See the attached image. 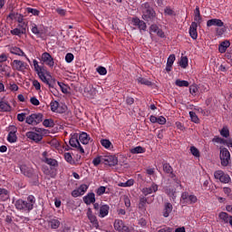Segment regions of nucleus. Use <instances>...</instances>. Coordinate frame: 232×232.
<instances>
[{
    "label": "nucleus",
    "instance_id": "nucleus-58",
    "mask_svg": "<svg viewBox=\"0 0 232 232\" xmlns=\"http://www.w3.org/2000/svg\"><path fill=\"white\" fill-rule=\"evenodd\" d=\"M45 73V72H41L40 74H38V77H39V79H41V81L43 82H44L45 84H47L48 83V78H46V74H44Z\"/></svg>",
    "mask_w": 232,
    "mask_h": 232
},
{
    "label": "nucleus",
    "instance_id": "nucleus-63",
    "mask_svg": "<svg viewBox=\"0 0 232 232\" xmlns=\"http://www.w3.org/2000/svg\"><path fill=\"white\" fill-rule=\"evenodd\" d=\"M160 30L159 26L157 24H151L150 26V34H157V32Z\"/></svg>",
    "mask_w": 232,
    "mask_h": 232
},
{
    "label": "nucleus",
    "instance_id": "nucleus-3",
    "mask_svg": "<svg viewBox=\"0 0 232 232\" xmlns=\"http://www.w3.org/2000/svg\"><path fill=\"white\" fill-rule=\"evenodd\" d=\"M219 158L221 160V166H224L225 168L229 166V162H231V153L226 148L220 149Z\"/></svg>",
    "mask_w": 232,
    "mask_h": 232
},
{
    "label": "nucleus",
    "instance_id": "nucleus-46",
    "mask_svg": "<svg viewBox=\"0 0 232 232\" xmlns=\"http://www.w3.org/2000/svg\"><path fill=\"white\" fill-rule=\"evenodd\" d=\"M16 28L18 30H20L21 32H23L24 34H26V30L28 29V24H26V23L18 24Z\"/></svg>",
    "mask_w": 232,
    "mask_h": 232
},
{
    "label": "nucleus",
    "instance_id": "nucleus-49",
    "mask_svg": "<svg viewBox=\"0 0 232 232\" xmlns=\"http://www.w3.org/2000/svg\"><path fill=\"white\" fill-rule=\"evenodd\" d=\"M26 12L27 14H32V15H39L41 14V11L32 7H27Z\"/></svg>",
    "mask_w": 232,
    "mask_h": 232
},
{
    "label": "nucleus",
    "instance_id": "nucleus-61",
    "mask_svg": "<svg viewBox=\"0 0 232 232\" xmlns=\"http://www.w3.org/2000/svg\"><path fill=\"white\" fill-rule=\"evenodd\" d=\"M97 72L100 75H106V73H108V71L102 66H99Z\"/></svg>",
    "mask_w": 232,
    "mask_h": 232
},
{
    "label": "nucleus",
    "instance_id": "nucleus-14",
    "mask_svg": "<svg viewBox=\"0 0 232 232\" xmlns=\"http://www.w3.org/2000/svg\"><path fill=\"white\" fill-rule=\"evenodd\" d=\"M69 144L70 146H72V148H76V150H78L80 153H84V149L82 148V146H81V143L79 142L77 137H72L69 140Z\"/></svg>",
    "mask_w": 232,
    "mask_h": 232
},
{
    "label": "nucleus",
    "instance_id": "nucleus-24",
    "mask_svg": "<svg viewBox=\"0 0 232 232\" xmlns=\"http://www.w3.org/2000/svg\"><path fill=\"white\" fill-rule=\"evenodd\" d=\"M171 211H173V205H171V203L169 202H166L164 204V208L162 211V215L165 218H168V217H169V215L171 214Z\"/></svg>",
    "mask_w": 232,
    "mask_h": 232
},
{
    "label": "nucleus",
    "instance_id": "nucleus-27",
    "mask_svg": "<svg viewBox=\"0 0 232 232\" xmlns=\"http://www.w3.org/2000/svg\"><path fill=\"white\" fill-rule=\"evenodd\" d=\"M33 66L37 75L46 72V70L44 69V66L39 65V62H37V60H33Z\"/></svg>",
    "mask_w": 232,
    "mask_h": 232
},
{
    "label": "nucleus",
    "instance_id": "nucleus-48",
    "mask_svg": "<svg viewBox=\"0 0 232 232\" xmlns=\"http://www.w3.org/2000/svg\"><path fill=\"white\" fill-rule=\"evenodd\" d=\"M179 66L181 68H188V57L183 56L180 58Z\"/></svg>",
    "mask_w": 232,
    "mask_h": 232
},
{
    "label": "nucleus",
    "instance_id": "nucleus-10",
    "mask_svg": "<svg viewBox=\"0 0 232 232\" xmlns=\"http://www.w3.org/2000/svg\"><path fill=\"white\" fill-rule=\"evenodd\" d=\"M133 26H137L140 32H146L148 25H146V22L140 20L139 17H133L131 19Z\"/></svg>",
    "mask_w": 232,
    "mask_h": 232
},
{
    "label": "nucleus",
    "instance_id": "nucleus-19",
    "mask_svg": "<svg viewBox=\"0 0 232 232\" xmlns=\"http://www.w3.org/2000/svg\"><path fill=\"white\" fill-rule=\"evenodd\" d=\"M197 28H198V24H197L196 22H192L189 27V35L194 41L197 40V37H198Z\"/></svg>",
    "mask_w": 232,
    "mask_h": 232
},
{
    "label": "nucleus",
    "instance_id": "nucleus-37",
    "mask_svg": "<svg viewBox=\"0 0 232 232\" xmlns=\"http://www.w3.org/2000/svg\"><path fill=\"white\" fill-rule=\"evenodd\" d=\"M146 204H148V198L140 197L139 202V209H143L146 211Z\"/></svg>",
    "mask_w": 232,
    "mask_h": 232
},
{
    "label": "nucleus",
    "instance_id": "nucleus-57",
    "mask_svg": "<svg viewBox=\"0 0 232 232\" xmlns=\"http://www.w3.org/2000/svg\"><path fill=\"white\" fill-rule=\"evenodd\" d=\"M104 193H106V187L104 186H101L100 188H98V189L96 190V194L101 197V195H104Z\"/></svg>",
    "mask_w": 232,
    "mask_h": 232
},
{
    "label": "nucleus",
    "instance_id": "nucleus-39",
    "mask_svg": "<svg viewBox=\"0 0 232 232\" xmlns=\"http://www.w3.org/2000/svg\"><path fill=\"white\" fill-rule=\"evenodd\" d=\"M135 184V180L133 179H130L127 180L126 182H121L118 184L120 188H131Z\"/></svg>",
    "mask_w": 232,
    "mask_h": 232
},
{
    "label": "nucleus",
    "instance_id": "nucleus-29",
    "mask_svg": "<svg viewBox=\"0 0 232 232\" xmlns=\"http://www.w3.org/2000/svg\"><path fill=\"white\" fill-rule=\"evenodd\" d=\"M194 21L197 24H200L202 23V16L200 15V8L196 6L194 10Z\"/></svg>",
    "mask_w": 232,
    "mask_h": 232
},
{
    "label": "nucleus",
    "instance_id": "nucleus-1",
    "mask_svg": "<svg viewBox=\"0 0 232 232\" xmlns=\"http://www.w3.org/2000/svg\"><path fill=\"white\" fill-rule=\"evenodd\" d=\"M34 204H35V197L33 195L28 196L27 201L17 199L14 202L16 209L20 211H32V209H34Z\"/></svg>",
    "mask_w": 232,
    "mask_h": 232
},
{
    "label": "nucleus",
    "instance_id": "nucleus-7",
    "mask_svg": "<svg viewBox=\"0 0 232 232\" xmlns=\"http://www.w3.org/2000/svg\"><path fill=\"white\" fill-rule=\"evenodd\" d=\"M214 177L217 179V180H219V182H222L223 184H229V182H231V177L224 173L222 170L215 171Z\"/></svg>",
    "mask_w": 232,
    "mask_h": 232
},
{
    "label": "nucleus",
    "instance_id": "nucleus-41",
    "mask_svg": "<svg viewBox=\"0 0 232 232\" xmlns=\"http://www.w3.org/2000/svg\"><path fill=\"white\" fill-rule=\"evenodd\" d=\"M189 93L193 97H197V93H198V85L196 83H193L192 85L189 86Z\"/></svg>",
    "mask_w": 232,
    "mask_h": 232
},
{
    "label": "nucleus",
    "instance_id": "nucleus-33",
    "mask_svg": "<svg viewBox=\"0 0 232 232\" xmlns=\"http://www.w3.org/2000/svg\"><path fill=\"white\" fill-rule=\"evenodd\" d=\"M9 198H10V192H8V190L5 188H0V200H3L5 202Z\"/></svg>",
    "mask_w": 232,
    "mask_h": 232
},
{
    "label": "nucleus",
    "instance_id": "nucleus-38",
    "mask_svg": "<svg viewBox=\"0 0 232 232\" xmlns=\"http://www.w3.org/2000/svg\"><path fill=\"white\" fill-rule=\"evenodd\" d=\"M163 171H165V173H169L170 179L175 177V174L173 173V168H171L169 163L163 164Z\"/></svg>",
    "mask_w": 232,
    "mask_h": 232
},
{
    "label": "nucleus",
    "instance_id": "nucleus-18",
    "mask_svg": "<svg viewBox=\"0 0 232 232\" xmlns=\"http://www.w3.org/2000/svg\"><path fill=\"white\" fill-rule=\"evenodd\" d=\"M207 26L209 28L211 26H217L218 28H222L224 26V22L218 18H213L207 21Z\"/></svg>",
    "mask_w": 232,
    "mask_h": 232
},
{
    "label": "nucleus",
    "instance_id": "nucleus-51",
    "mask_svg": "<svg viewBox=\"0 0 232 232\" xmlns=\"http://www.w3.org/2000/svg\"><path fill=\"white\" fill-rule=\"evenodd\" d=\"M189 117L192 122H195L196 124H198V122L199 121L198 116H197V113H195V111H189Z\"/></svg>",
    "mask_w": 232,
    "mask_h": 232
},
{
    "label": "nucleus",
    "instance_id": "nucleus-9",
    "mask_svg": "<svg viewBox=\"0 0 232 232\" xmlns=\"http://www.w3.org/2000/svg\"><path fill=\"white\" fill-rule=\"evenodd\" d=\"M102 162L105 166H117L119 164V159L115 156H104L102 158Z\"/></svg>",
    "mask_w": 232,
    "mask_h": 232
},
{
    "label": "nucleus",
    "instance_id": "nucleus-62",
    "mask_svg": "<svg viewBox=\"0 0 232 232\" xmlns=\"http://www.w3.org/2000/svg\"><path fill=\"white\" fill-rule=\"evenodd\" d=\"M30 102H31V104H33V106H39V104H41V102H39V100L36 97H31Z\"/></svg>",
    "mask_w": 232,
    "mask_h": 232
},
{
    "label": "nucleus",
    "instance_id": "nucleus-55",
    "mask_svg": "<svg viewBox=\"0 0 232 232\" xmlns=\"http://www.w3.org/2000/svg\"><path fill=\"white\" fill-rule=\"evenodd\" d=\"M58 86L61 88L63 93H68V87H66V84L57 82Z\"/></svg>",
    "mask_w": 232,
    "mask_h": 232
},
{
    "label": "nucleus",
    "instance_id": "nucleus-44",
    "mask_svg": "<svg viewBox=\"0 0 232 232\" xmlns=\"http://www.w3.org/2000/svg\"><path fill=\"white\" fill-rule=\"evenodd\" d=\"M11 35H16L17 37H21V35H24V33L18 29V27H15L14 29H12L10 31Z\"/></svg>",
    "mask_w": 232,
    "mask_h": 232
},
{
    "label": "nucleus",
    "instance_id": "nucleus-34",
    "mask_svg": "<svg viewBox=\"0 0 232 232\" xmlns=\"http://www.w3.org/2000/svg\"><path fill=\"white\" fill-rule=\"evenodd\" d=\"M79 140L82 144H89L90 142V135L86 132H82L79 136Z\"/></svg>",
    "mask_w": 232,
    "mask_h": 232
},
{
    "label": "nucleus",
    "instance_id": "nucleus-43",
    "mask_svg": "<svg viewBox=\"0 0 232 232\" xmlns=\"http://www.w3.org/2000/svg\"><path fill=\"white\" fill-rule=\"evenodd\" d=\"M7 140L11 143L14 144V142H17V134L15 133H8L7 135Z\"/></svg>",
    "mask_w": 232,
    "mask_h": 232
},
{
    "label": "nucleus",
    "instance_id": "nucleus-54",
    "mask_svg": "<svg viewBox=\"0 0 232 232\" xmlns=\"http://www.w3.org/2000/svg\"><path fill=\"white\" fill-rule=\"evenodd\" d=\"M102 159H103L102 156H98V157L94 158L92 160L93 166H99V164H101L102 162Z\"/></svg>",
    "mask_w": 232,
    "mask_h": 232
},
{
    "label": "nucleus",
    "instance_id": "nucleus-26",
    "mask_svg": "<svg viewBox=\"0 0 232 232\" xmlns=\"http://www.w3.org/2000/svg\"><path fill=\"white\" fill-rule=\"evenodd\" d=\"M31 32L37 37H41L43 35V28H41V26H37L35 24H31Z\"/></svg>",
    "mask_w": 232,
    "mask_h": 232
},
{
    "label": "nucleus",
    "instance_id": "nucleus-2",
    "mask_svg": "<svg viewBox=\"0 0 232 232\" xmlns=\"http://www.w3.org/2000/svg\"><path fill=\"white\" fill-rule=\"evenodd\" d=\"M141 14L144 21H153L155 19V10L151 8L148 2L141 5Z\"/></svg>",
    "mask_w": 232,
    "mask_h": 232
},
{
    "label": "nucleus",
    "instance_id": "nucleus-45",
    "mask_svg": "<svg viewBox=\"0 0 232 232\" xmlns=\"http://www.w3.org/2000/svg\"><path fill=\"white\" fill-rule=\"evenodd\" d=\"M130 153L137 155L139 153H144V148L138 146L130 150Z\"/></svg>",
    "mask_w": 232,
    "mask_h": 232
},
{
    "label": "nucleus",
    "instance_id": "nucleus-35",
    "mask_svg": "<svg viewBox=\"0 0 232 232\" xmlns=\"http://www.w3.org/2000/svg\"><path fill=\"white\" fill-rule=\"evenodd\" d=\"M165 193L166 195H168V197L172 198V200H175V198H177V190L175 188H167L165 189Z\"/></svg>",
    "mask_w": 232,
    "mask_h": 232
},
{
    "label": "nucleus",
    "instance_id": "nucleus-16",
    "mask_svg": "<svg viewBox=\"0 0 232 232\" xmlns=\"http://www.w3.org/2000/svg\"><path fill=\"white\" fill-rule=\"evenodd\" d=\"M25 137L30 139V140H34V142H41V140H43V135L34 131L26 132Z\"/></svg>",
    "mask_w": 232,
    "mask_h": 232
},
{
    "label": "nucleus",
    "instance_id": "nucleus-56",
    "mask_svg": "<svg viewBox=\"0 0 232 232\" xmlns=\"http://www.w3.org/2000/svg\"><path fill=\"white\" fill-rule=\"evenodd\" d=\"M43 124L45 128H52L53 126V121L46 119L43 121Z\"/></svg>",
    "mask_w": 232,
    "mask_h": 232
},
{
    "label": "nucleus",
    "instance_id": "nucleus-21",
    "mask_svg": "<svg viewBox=\"0 0 232 232\" xmlns=\"http://www.w3.org/2000/svg\"><path fill=\"white\" fill-rule=\"evenodd\" d=\"M87 218L90 220L92 225H93L95 227H99V221L97 220V217L95 215H93L92 208H88Z\"/></svg>",
    "mask_w": 232,
    "mask_h": 232
},
{
    "label": "nucleus",
    "instance_id": "nucleus-11",
    "mask_svg": "<svg viewBox=\"0 0 232 232\" xmlns=\"http://www.w3.org/2000/svg\"><path fill=\"white\" fill-rule=\"evenodd\" d=\"M114 229L119 232H130V227L124 225V222L121 219H115Z\"/></svg>",
    "mask_w": 232,
    "mask_h": 232
},
{
    "label": "nucleus",
    "instance_id": "nucleus-4",
    "mask_svg": "<svg viewBox=\"0 0 232 232\" xmlns=\"http://www.w3.org/2000/svg\"><path fill=\"white\" fill-rule=\"evenodd\" d=\"M198 198H197V196L194 194H189L188 192H183L181 194V204L185 205H191V204H197Z\"/></svg>",
    "mask_w": 232,
    "mask_h": 232
},
{
    "label": "nucleus",
    "instance_id": "nucleus-25",
    "mask_svg": "<svg viewBox=\"0 0 232 232\" xmlns=\"http://www.w3.org/2000/svg\"><path fill=\"white\" fill-rule=\"evenodd\" d=\"M83 202L87 206H90V204H95V193L91 192V193H88L86 196H84Z\"/></svg>",
    "mask_w": 232,
    "mask_h": 232
},
{
    "label": "nucleus",
    "instance_id": "nucleus-22",
    "mask_svg": "<svg viewBox=\"0 0 232 232\" xmlns=\"http://www.w3.org/2000/svg\"><path fill=\"white\" fill-rule=\"evenodd\" d=\"M108 213H110V206L101 205L98 217H100V218H104L105 217H108Z\"/></svg>",
    "mask_w": 232,
    "mask_h": 232
},
{
    "label": "nucleus",
    "instance_id": "nucleus-5",
    "mask_svg": "<svg viewBox=\"0 0 232 232\" xmlns=\"http://www.w3.org/2000/svg\"><path fill=\"white\" fill-rule=\"evenodd\" d=\"M26 124L31 126H37L43 122V114L42 113H33L25 119Z\"/></svg>",
    "mask_w": 232,
    "mask_h": 232
},
{
    "label": "nucleus",
    "instance_id": "nucleus-59",
    "mask_svg": "<svg viewBox=\"0 0 232 232\" xmlns=\"http://www.w3.org/2000/svg\"><path fill=\"white\" fill-rule=\"evenodd\" d=\"M175 54H170L169 57H168V60H167V64L170 65V66H173V63H175Z\"/></svg>",
    "mask_w": 232,
    "mask_h": 232
},
{
    "label": "nucleus",
    "instance_id": "nucleus-6",
    "mask_svg": "<svg viewBox=\"0 0 232 232\" xmlns=\"http://www.w3.org/2000/svg\"><path fill=\"white\" fill-rule=\"evenodd\" d=\"M11 66L14 72H21L22 73H24L28 70V63L21 60H14L11 63Z\"/></svg>",
    "mask_w": 232,
    "mask_h": 232
},
{
    "label": "nucleus",
    "instance_id": "nucleus-64",
    "mask_svg": "<svg viewBox=\"0 0 232 232\" xmlns=\"http://www.w3.org/2000/svg\"><path fill=\"white\" fill-rule=\"evenodd\" d=\"M158 232H173V228H171L169 227H165L158 230Z\"/></svg>",
    "mask_w": 232,
    "mask_h": 232
},
{
    "label": "nucleus",
    "instance_id": "nucleus-20",
    "mask_svg": "<svg viewBox=\"0 0 232 232\" xmlns=\"http://www.w3.org/2000/svg\"><path fill=\"white\" fill-rule=\"evenodd\" d=\"M20 170L23 175L28 177L29 179L34 177V169L26 165H21Z\"/></svg>",
    "mask_w": 232,
    "mask_h": 232
},
{
    "label": "nucleus",
    "instance_id": "nucleus-17",
    "mask_svg": "<svg viewBox=\"0 0 232 232\" xmlns=\"http://www.w3.org/2000/svg\"><path fill=\"white\" fill-rule=\"evenodd\" d=\"M159 191V186L155 183H152V185L149 188H142L141 192L145 197H148V195H151V193H157Z\"/></svg>",
    "mask_w": 232,
    "mask_h": 232
},
{
    "label": "nucleus",
    "instance_id": "nucleus-40",
    "mask_svg": "<svg viewBox=\"0 0 232 232\" xmlns=\"http://www.w3.org/2000/svg\"><path fill=\"white\" fill-rule=\"evenodd\" d=\"M175 84L179 88H188V86H189V82L186 80H176Z\"/></svg>",
    "mask_w": 232,
    "mask_h": 232
},
{
    "label": "nucleus",
    "instance_id": "nucleus-12",
    "mask_svg": "<svg viewBox=\"0 0 232 232\" xmlns=\"http://www.w3.org/2000/svg\"><path fill=\"white\" fill-rule=\"evenodd\" d=\"M86 191H88V185L82 184L72 192V196L74 198L82 197Z\"/></svg>",
    "mask_w": 232,
    "mask_h": 232
},
{
    "label": "nucleus",
    "instance_id": "nucleus-28",
    "mask_svg": "<svg viewBox=\"0 0 232 232\" xmlns=\"http://www.w3.org/2000/svg\"><path fill=\"white\" fill-rule=\"evenodd\" d=\"M12 106H10V103L5 100L0 101V112L1 111H11Z\"/></svg>",
    "mask_w": 232,
    "mask_h": 232
},
{
    "label": "nucleus",
    "instance_id": "nucleus-32",
    "mask_svg": "<svg viewBox=\"0 0 232 232\" xmlns=\"http://www.w3.org/2000/svg\"><path fill=\"white\" fill-rule=\"evenodd\" d=\"M84 92L89 94V97H95V95H97V89H95L92 84L87 86Z\"/></svg>",
    "mask_w": 232,
    "mask_h": 232
},
{
    "label": "nucleus",
    "instance_id": "nucleus-60",
    "mask_svg": "<svg viewBox=\"0 0 232 232\" xmlns=\"http://www.w3.org/2000/svg\"><path fill=\"white\" fill-rule=\"evenodd\" d=\"M73 59H74L73 53H69L65 55V62L68 63H72Z\"/></svg>",
    "mask_w": 232,
    "mask_h": 232
},
{
    "label": "nucleus",
    "instance_id": "nucleus-15",
    "mask_svg": "<svg viewBox=\"0 0 232 232\" xmlns=\"http://www.w3.org/2000/svg\"><path fill=\"white\" fill-rule=\"evenodd\" d=\"M46 155H48L47 151L43 152V162H45V164H48V166H52L53 168H57L59 163L56 161V160L48 158Z\"/></svg>",
    "mask_w": 232,
    "mask_h": 232
},
{
    "label": "nucleus",
    "instance_id": "nucleus-23",
    "mask_svg": "<svg viewBox=\"0 0 232 232\" xmlns=\"http://www.w3.org/2000/svg\"><path fill=\"white\" fill-rule=\"evenodd\" d=\"M218 218L221 224L227 226V224H229V218H231V216L227 212H220L218 214Z\"/></svg>",
    "mask_w": 232,
    "mask_h": 232
},
{
    "label": "nucleus",
    "instance_id": "nucleus-31",
    "mask_svg": "<svg viewBox=\"0 0 232 232\" xmlns=\"http://www.w3.org/2000/svg\"><path fill=\"white\" fill-rule=\"evenodd\" d=\"M231 46V43L229 41H224L222 42L218 46V51L220 53H226V50Z\"/></svg>",
    "mask_w": 232,
    "mask_h": 232
},
{
    "label": "nucleus",
    "instance_id": "nucleus-42",
    "mask_svg": "<svg viewBox=\"0 0 232 232\" xmlns=\"http://www.w3.org/2000/svg\"><path fill=\"white\" fill-rule=\"evenodd\" d=\"M50 107H51V111H53L54 113H56L59 110V102L52 101L50 103Z\"/></svg>",
    "mask_w": 232,
    "mask_h": 232
},
{
    "label": "nucleus",
    "instance_id": "nucleus-52",
    "mask_svg": "<svg viewBox=\"0 0 232 232\" xmlns=\"http://www.w3.org/2000/svg\"><path fill=\"white\" fill-rule=\"evenodd\" d=\"M212 142H216L217 144H226V140L218 136H215L212 140Z\"/></svg>",
    "mask_w": 232,
    "mask_h": 232
},
{
    "label": "nucleus",
    "instance_id": "nucleus-47",
    "mask_svg": "<svg viewBox=\"0 0 232 232\" xmlns=\"http://www.w3.org/2000/svg\"><path fill=\"white\" fill-rule=\"evenodd\" d=\"M137 81L140 84H144L145 86H151V82H150L148 79L139 77Z\"/></svg>",
    "mask_w": 232,
    "mask_h": 232
},
{
    "label": "nucleus",
    "instance_id": "nucleus-53",
    "mask_svg": "<svg viewBox=\"0 0 232 232\" xmlns=\"http://www.w3.org/2000/svg\"><path fill=\"white\" fill-rule=\"evenodd\" d=\"M220 135L222 137H225V139H227V137H229V129H227V127H224L221 130H220Z\"/></svg>",
    "mask_w": 232,
    "mask_h": 232
},
{
    "label": "nucleus",
    "instance_id": "nucleus-8",
    "mask_svg": "<svg viewBox=\"0 0 232 232\" xmlns=\"http://www.w3.org/2000/svg\"><path fill=\"white\" fill-rule=\"evenodd\" d=\"M41 61L49 68H53V66H55V62L53 61V57H52L50 53L45 52L42 53Z\"/></svg>",
    "mask_w": 232,
    "mask_h": 232
},
{
    "label": "nucleus",
    "instance_id": "nucleus-50",
    "mask_svg": "<svg viewBox=\"0 0 232 232\" xmlns=\"http://www.w3.org/2000/svg\"><path fill=\"white\" fill-rule=\"evenodd\" d=\"M190 153L193 155V157H200V151L195 146L190 147Z\"/></svg>",
    "mask_w": 232,
    "mask_h": 232
},
{
    "label": "nucleus",
    "instance_id": "nucleus-30",
    "mask_svg": "<svg viewBox=\"0 0 232 232\" xmlns=\"http://www.w3.org/2000/svg\"><path fill=\"white\" fill-rule=\"evenodd\" d=\"M48 224L52 229H59V227L61 226V221H59V218H51L48 221Z\"/></svg>",
    "mask_w": 232,
    "mask_h": 232
},
{
    "label": "nucleus",
    "instance_id": "nucleus-13",
    "mask_svg": "<svg viewBox=\"0 0 232 232\" xmlns=\"http://www.w3.org/2000/svg\"><path fill=\"white\" fill-rule=\"evenodd\" d=\"M9 52L13 55H18V57H25L26 61H28V63H30V58H28V56H26V53H24V52H23V50H21V48L14 46L9 49Z\"/></svg>",
    "mask_w": 232,
    "mask_h": 232
},
{
    "label": "nucleus",
    "instance_id": "nucleus-36",
    "mask_svg": "<svg viewBox=\"0 0 232 232\" xmlns=\"http://www.w3.org/2000/svg\"><path fill=\"white\" fill-rule=\"evenodd\" d=\"M100 142L105 150H111V148H113V144L108 139H102Z\"/></svg>",
    "mask_w": 232,
    "mask_h": 232
}]
</instances>
